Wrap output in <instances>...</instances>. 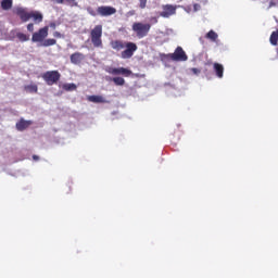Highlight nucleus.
<instances>
[{
    "label": "nucleus",
    "instance_id": "nucleus-33",
    "mask_svg": "<svg viewBox=\"0 0 278 278\" xmlns=\"http://www.w3.org/2000/svg\"><path fill=\"white\" fill-rule=\"evenodd\" d=\"M201 8L199 4H194V10H199Z\"/></svg>",
    "mask_w": 278,
    "mask_h": 278
},
{
    "label": "nucleus",
    "instance_id": "nucleus-21",
    "mask_svg": "<svg viewBox=\"0 0 278 278\" xmlns=\"http://www.w3.org/2000/svg\"><path fill=\"white\" fill-rule=\"evenodd\" d=\"M16 38L20 42H27L29 40V35H26L25 33H16Z\"/></svg>",
    "mask_w": 278,
    "mask_h": 278
},
{
    "label": "nucleus",
    "instance_id": "nucleus-29",
    "mask_svg": "<svg viewBox=\"0 0 278 278\" xmlns=\"http://www.w3.org/2000/svg\"><path fill=\"white\" fill-rule=\"evenodd\" d=\"M53 36L54 38H62V34H60V31H55Z\"/></svg>",
    "mask_w": 278,
    "mask_h": 278
},
{
    "label": "nucleus",
    "instance_id": "nucleus-2",
    "mask_svg": "<svg viewBox=\"0 0 278 278\" xmlns=\"http://www.w3.org/2000/svg\"><path fill=\"white\" fill-rule=\"evenodd\" d=\"M103 25H96L90 30V40L96 49H103Z\"/></svg>",
    "mask_w": 278,
    "mask_h": 278
},
{
    "label": "nucleus",
    "instance_id": "nucleus-13",
    "mask_svg": "<svg viewBox=\"0 0 278 278\" xmlns=\"http://www.w3.org/2000/svg\"><path fill=\"white\" fill-rule=\"evenodd\" d=\"M213 68H214L216 77H218L219 79H223V77L225 75V67L223 66V64L214 63Z\"/></svg>",
    "mask_w": 278,
    "mask_h": 278
},
{
    "label": "nucleus",
    "instance_id": "nucleus-7",
    "mask_svg": "<svg viewBox=\"0 0 278 278\" xmlns=\"http://www.w3.org/2000/svg\"><path fill=\"white\" fill-rule=\"evenodd\" d=\"M162 10L163 11L160 13L162 18H170V16H174V14H177V5L164 4Z\"/></svg>",
    "mask_w": 278,
    "mask_h": 278
},
{
    "label": "nucleus",
    "instance_id": "nucleus-14",
    "mask_svg": "<svg viewBox=\"0 0 278 278\" xmlns=\"http://www.w3.org/2000/svg\"><path fill=\"white\" fill-rule=\"evenodd\" d=\"M87 99L90 103H108L103 96H89Z\"/></svg>",
    "mask_w": 278,
    "mask_h": 278
},
{
    "label": "nucleus",
    "instance_id": "nucleus-9",
    "mask_svg": "<svg viewBox=\"0 0 278 278\" xmlns=\"http://www.w3.org/2000/svg\"><path fill=\"white\" fill-rule=\"evenodd\" d=\"M97 14H99V16H112V15L116 14V8L101 5V7H98Z\"/></svg>",
    "mask_w": 278,
    "mask_h": 278
},
{
    "label": "nucleus",
    "instance_id": "nucleus-25",
    "mask_svg": "<svg viewBox=\"0 0 278 278\" xmlns=\"http://www.w3.org/2000/svg\"><path fill=\"white\" fill-rule=\"evenodd\" d=\"M149 0H139V8L141 9V10H144V8H147V2H148Z\"/></svg>",
    "mask_w": 278,
    "mask_h": 278
},
{
    "label": "nucleus",
    "instance_id": "nucleus-23",
    "mask_svg": "<svg viewBox=\"0 0 278 278\" xmlns=\"http://www.w3.org/2000/svg\"><path fill=\"white\" fill-rule=\"evenodd\" d=\"M24 90H26V92L36 93L38 92V85H27L24 87Z\"/></svg>",
    "mask_w": 278,
    "mask_h": 278
},
{
    "label": "nucleus",
    "instance_id": "nucleus-26",
    "mask_svg": "<svg viewBox=\"0 0 278 278\" xmlns=\"http://www.w3.org/2000/svg\"><path fill=\"white\" fill-rule=\"evenodd\" d=\"M190 73H192V75H201V70L197 67H192L190 68Z\"/></svg>",
    "mask_w": 278,
    "mask_h": 278
},
{
    "label": "nucleus",
    "instance_id": "nucleus-5",
    "mask_svg": "<svg viewBox=\"0 0 278 278\" xmlns=\"http://www.w3.org/2000/svg\"><path fill=\"white\" fill-rule=\"evenodd\" d=\"M167 58L173 62H188V54L179 46L175 49L174 53L167 54Z\"/></svg>",
    "mask_w": 278,
    "mask_h": 278
},
{
    "label": "nucleus",
    "instance_id": "nucleus-32",
    "mask_svg": "<svg viewBox=\"0 0 278 278\" xmlns=\"http://www.w3.org/2000/svg\"><path fill=\"white\" fill-rule=\"evenodd\" d=\"M50 27H52V29H55V23H51Z\"/></svg>",
    "mask_w": 278,
    "mask_h": 278
},
{
    "label": "nucleus",
    "instance_id": "nucleus-22",
    "mask_svg": "<svg viewBox=\"0 0 278 278\" xmlns=\"http://www.w3.org/2000/svg\"><path fill=\"white\" fill-rule=\"evenodd\" d=\"M54 45H58V40L55 39H45L41 43V47H53Z\"/></svg>",
    "mask_w": 278,
    "mask_h": 278
},
{
    "label": "nucleus",
    "instance_id": "nucleus-3",
    "mask_svg": "<svg viewBox=\"0 0 278 278\" xmlns=\"http://www.w3.org/2000/svg\"><path fill=\"white\" fill-rule=\"evenodd\" d=\"M132 31L136 33L137 38H147L149 36V31H151V24L142 23V22H136L132 24Z\"/></svg>",
    "mask_w": 278,
    "mask_h": 278
},
{
    "label": "nucleus",
    "instance_id": "nucleus-19",
    "mask_svg": "<svg viewBox=\"0 0 278 278\" xmlns=\"http://www.w3.org/2000/svg\"><path fill=\"white\" fill-rule=\"evenodd\" d=\"M205 38H207L208 40H212L213 42H216V40H218V34H216V31H214V30H210L205 35Z\"/></svg>",
    "mask_w": 278,
    "mask_h": 278
},
{
    "label": "nucleus",
    "instance_id": "nucleus-11",
    "mask_svg": "<svg viewBox=\"0 0 278 278\" xmlns=\"http://www.w3.org/2000/svg\"><path fill=\"white\" fill-rule=\"evenodd\" d=\"M70 60L72 64H81V62L86 60V55H84L81 52H74L71 54Z\"/></svg>",
    "mask_w": 278,
    "mask_h": 278
},
{
    "label": "nucleus",
    "instance_id": "nucleus-28",
    "mask_svg": "<svg viewBox=\"0 0 278 278\" xmlns=\"http://www.w3.org/2000/svg\"><path fill=\"white\" fill-rule=\"evenodd\" d=\"M27 30H28V31H34V23H29V24L27 25Z\"/></svg>",
    "mask_w": 278,
    "mask_h": 278
},
{
    "label": "nucleus",
    "instance_id": "nucleus-17",
    "mask_svg": "<svg viewBox=\"0 0 278 278\" xmlns=\"http://www.w3.org/2000/svg\"><path fill=\"white\" fill-rule=\"evenodd\" d=\"M269 42L273 47H277L278 46V30H274L271 34H270V37H269Z\"/></svg>",
    "mask_w": 278,
    "mask_h": 278
},
{
    "label": "nucleus",
    "instance_id": "nucleus-15",
    "mask_svg": "<svg viewBox=\"0 0 278 278\" xmlns=\"http://www.w3.org/2000/svg\"><path fill=\"white\" fill-rule=\"evenodd\" d=\"M54 3L58 4H64V0H53ZM65 3L70 5V8H77L79 4L77 3V0H65Z\"/></svg>",
    "mask_w": 278,
    "mask_h": 278
},
{
    "label": "nucleus",
    "instance_id": "nucleus-4",
    "mask_svg": "<svg viewBox=\"0 0 278 278\" xmlns=\"http://www.w3.org/2000/svg\"><path fill=\"white\" fill-rule=\"evenodd\" d=\"M41 77L47 86H55V84H58V81H60V79L62 78V74L54 70L43 73Z\"/></svg>",
    "mask_w": 278,
    "mask_h": 278
},
{
    "label": "nucleus",
    "instance_id": "nucleus-12",
    "mask_svg": "<svg viewBox=\"0 0 278 278\" xmlns=\"http://www.w3.org/2000/svg\"><path fill=\"white\" fill-rule=\"evenodd\" d=\"M33 124L34 122L31 121H25L24 118H21L20 122L16 123V129L17 131H25V129H28Z\"/></svg>",
    "mask_w": 278,
    "mask_h": 278
},
{
    "label": "nucleus",
    "instance_id": "nucleus-24",
    "mask_svg": "<svg viewBox=\"0 0 278 278\" xmlns=\"http://www.w3.org/2000/svg\"><path fill=\"white\" fill-rule=\"evenodd\" d=\"M112 81L115 84V86H125V78L123 77H114Z\"/></svg>",
    "mask_w": 278,
    "mask_h": 278
},
{
    "label": "nucleus",
    "instance_id": "nucleus-1",
    "mask_svg": "<svg viewBox=\"0 0 278 278\" xmlns=\"http://www.w3.org/2000/svg\"><path fill=\"white\" fill-rule=\"evenodd\" d=\"M110 47L114 51H122L121 52V58L123 60H129L134 58V53L138 51V45L131 41H123V40H112L110 42ZM123 49H125L123 51Z\"/></svg>",
    "mask_w": 278,
    "mask_h": 278
},
{
    "label": "nucleus",
    "instance_id": "nucleus-20",
    "mask_svg": "<svg viewBox=\"0 0 278 278\" xmlns=\"http://www.w3.org/2000/svg\"><path fill=\"white\" fill-rule=\"evenodd\" d=\"M12 4H13L12 0H2L1 1V8L3 10H12Z\"/></svg>",
    "mask_w": 278,
    "mask_h": 278
},
{
    "label": "nucleus",
    "instance_id": "nucleus-10",
    "mask_svg": "<svg viewBox=\"0 0 278 278\" xmlns=\"http://www.w3.org/2000/svg\"><path fill=\"white\" fill-rule=\"evenodd\" d=\"M110 75H124V77H129L131 71L125 67H111L109 70Z\"/></svg>",
    "mask_w": 278,
    "mask_h": 278
},
{
    "label": "nucleus",
    "instance_id": "nucleus-31",
    "mask_svg": "<svg viewBox=\"0 0 278 278\" xmlns=\"http://www.w3.org/2000/svg\"><path fill=\"white\" fill-rule=\"evenodd\" d=\"M89 14H91V16H97V13H94V11H89Z\"/></svg>",
    "mask_w": 278,
    "mask_h": 278
},
{
    "label": "nucleus",
    "instance_id": "nucleus-30",
    "mask_svg": "<svg viewBox=\"0 0 278 278\" xmlns=\"http://www.w3.org/2000/svg\"><path fill=\"white\" fill-rule=\"evenodd\" d=\"M33 160H35V162H38V160H40V157L38 155H33Z\"/></svg>",
    "mask_w": 278,
    "mask_h": 278
},
{
    "label": "nucleus",
    "instance_id": "nucleus-6",
    "mask_svg": "<svg viewBox=\"0 0 278 278\" xmlns=\"http://www.w3.org/2000/svg\"><path fill=\"white\" fill-rule=\"evenodd\" d=\"M49 36V26L40 28L38 31H35L31 36V42H45V38Z\"/></svg>",
    "mask_w": 278,
    "mask_h": 278
},
{
    "label": "nucleus",
    "instance_id": "nucleus-16",
    "mask_svg": "<svg viewBox=\"0 0 278 278\" xmlns=\"http://www.w3.org/2000/svg\"><path fill=\"white\" fill-rule=\"evenodd\" d=\"M30 18H33V21H35V23H42V13L38 12V11H31L30 12Z\"/></svg>",
    "mask_w": 278,
    "mask_h": 278
},
{
    "label": "nucleus",
    "instance_id": "nucleus-8",
    "mask_svg": "<svg viewBox=\"0 0 278 278\" xmlns=\"http://www.w3.org/2000/svg\"><path fill=\"white\" fill-rule=\"evenodd\" d=\"M14 14L21 18L22 23H27L30 18L31 12H28L27 9L23 7H17L14 9Z\"/></svg>",
    "mask_w": 278,
    "mask_h": 278
},
{
    "label": "nucleus",
    "instance_id": "nucleus-18",
    "mask_svg": "<svg viewBox=\"0 0 278 278\" xmlns=\"http://www.w3.org/2000/svg\"><path fill=\"white\" fill-rule=\"evenodd\" d=\"M63 90H65L66 92H73L74 90H77V85H75L74 83L71 84H64L62 86Z\"/></svg>",
    "mask_w": 278,
    "mask_h": 278
},
{
    "label": "nucleus",
    "instance_id": "nucleus-27",
    "mask_svg": "<svg viewBox=\"0 0 278 278\" xmlns=\"http://www.w3.org/2000/svg\"><path fill=\"white\" fill-rule=\"evenodd\" d=\"M270 8H277V1L271 0V1L269 2L268 10H270Z\"/></svg>",
    "mask_w": 278,
    "mask_h": 278
}]
</instances>
